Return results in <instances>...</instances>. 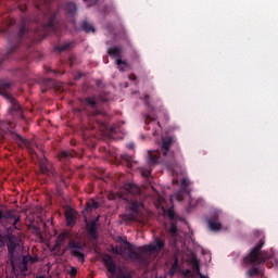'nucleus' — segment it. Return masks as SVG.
Instances as JSON below:
<instances>
[{
    "mask_svg": "<svg viewBox=\"0 0 278 278\" xmlns=\"http://www.w3.org/2000/svg\"><path fill=\"white\" fill-rule=\"evenodd\" d=\"M170 147H173V137H163L160 150L148 151V162L151 166L164 162V165L173 177H181L186 170L184 169V165L177 162L179 154H174L173 152L168 154Z\"/></svg>",
    "mask_w": 278,
    "mask_h": 278,
    "instance_id": "nucleus-1",
    "label": "nucleus"
},
{
    "mask_svg": "<svg viewBox=\"0 0 278 278\" xmlns=\"http://www.w3.org/2000/svg\"><path fill=\"white\" fill-rule=\"evenodd\" d=\"M51 1L53 0H41V5H37L41 12L42 21L39 27L36 29V36L38 38H47L50 31H58V11L51 8Z\"/></svg>",
    "mask_w": 278,
    "mask_h": 278,
    "instance_id": "nucleus-2",
    "label": "nucleus"
},
{
    "mask_svg": "<svg viewBox=\"0 0 278 278\" xmlns=\"http://www.w3.org/2000/svg\"><path fill=\"white\" fill-rule=\"evenodd\" d=\"M124 188L128 194L132 195V198L129 195L124 198V200L128 202V208L130 213L122 215V222L125 223V225H131V223H140V210L144 207L142 202L138 201L140 189L131 184L125 185Z\"/></svg>",
    "mask_w": 278,
    "mask_h": 278,
    "instance_id": "nucleus-3",
    "label": "nucleus"
},
{
    "mask_svg": "<svg viewBox=\"0 0 278 278\" xmlns=\"http://www.w3.org/2000/svg\"><path fill=\"white\" fill-rule=\"evenodd\" d=\"M26 38H29V28L26 24H22L20 30L8 38V50L7 53L3 55L2 60H0V66L5 60H16L14 53L18 51V48L21 47V45H23V42H25Z\"/></svg>",
    "mask_w": 278,
    "mask_h": 278,
    "instance_id": "nucleus-4",
    "label": "nucleus"
},
{
    "mask_svg": "<svg viewBox=\"0 0 278 278\" xmlns=\"http://www.w3.org/2000/svg\"><path fill=\"white\" fill-rule=\"evenodd\" d=\"M12 88V84L2 81L0 83V94L9 103V114L14 116V114H21L23 118V106L18 103V101L10 94V89Z\"/></svg>",
    "mask_w": 278,
    "mask_h": 278,
    "instance_id": "nucleus-5",
    "label": "nucleus"
},
{
    "mask_svg": "<svg viewBox=\"0 0 278 278\" xmlns=\"http://www.w3.org/2000/svg\"><path fill=\"white\" fill-rule=\"evenodd\" d=\"M85 110L87 116L93 118L100 127H105V114L98 109L97 99L93 97H87L84 100ZM98 116H102L103 119H99Z\"/></svg>",
    "mask_w": 278,
    "mask_h": 278,
    "instance_id": "nucleus-6",
    "label": "nucleus"
},
{
    "mask_svg": "<svg viewBox=\"0 0 278 278\" xmlns=\"http://www.w3.org/2000/svg\"><path fill=\"white\" fill-rule=\"evenodd\" d=\"M121 242L125 244V247H121L119 250L116 248L114 250V253H117V255H123V253H128L129 260H132L135 262H140L142 260V247L134 248V244H131L127 239L121 238Z\"/></svg>",
    "mask_w": 278,
    "mask_h": 278,
    "instance_id": "nucleus-7",
    "label": "nucleus"
},
{
    "mask_svg": "<svg viewBox=\"0 0 278 278\" xmlns=\"http://www.w3.org/2000/svg\"><path fill=\"white\" fill-rule=\"evenodd\" d=\"M262 247H264V239H261L258 243L252 249L250 254L243 258L245 264H264L267 260H270L268 254L262 255L260 251H262Z\"/></svg>",
    "mask_w": 278,
    "mask_h": 278,
    "instance_id": "nucleus-8",
    "label": "nucleus"
},
{
    "mask_svg": "<svg viewBox=\"0 0 278 278\" xmlns=\"http://www.w3.org/2000/svg\"><path fill=\"white\" fill-rule=\"evenodd\" d=\"M67 249H70L71 255L78 260L80 264L86 262V255H84V244H81L79 241L71 239L67 244Z\"/></svg>",
    "mask_w": 278,
    "mask_h": 278,
    "instance_id": "nucleus-9",
    "label": "nucleus"
},
{
    "mask_svg": "<svg viewBox=\"0 0 278 278\" xmlns=\"http://www.w3.org/2000/svg\"><path fill=\"white\" fill-rule=\"evenodd\" d=\"M7 240V248L9 257L11 260H14V255L16 254V251L23 247V240L18 236H10L9 238H5Z\"/></svg>",
    "mask_w": 278,
    "mask_h": 278,
    "instance_id": "nucleus-10",
    "label": "nucleus"
},
{
    "mask_svg": "<svg viewBox=\"0 0 278 278\" xmlns=\"http://www.w3.org/2000/svg\"><path fill=\"white\" fill-rule=\"evenodd\" d=\"M102 262L104 266H106L108 271L111 275H116V263L114 262V257L110 254H105L104 257L102 258Z\"/></svg>",
    "mask_w": 278,
    "mask_h": 278,
    "instance_id": "nucleus-11",
    "label": "nucleus"
},
{
    "mask_svg": "<svg viewBox=\"0 0 278 278\" xmlns=\"http://www.w3.org/2000/svg\"><path fill=\"white\" fill-rule=\"evenodd\" d=\"M87 231L91 238H97V227L99 223V216L96 219L88 220L85 218Z\"/></svg>",
    "mask_w": 278,
    "mask_h": 278,
    "instance_id": "nucleus-12",
    "label": "nucleus"
},
{
    "mask_svg": "<svg viewBox=\"0 0 278 278\" xmlns=\"http://www.w3.org/2000/svg\"><path fill=\"white\" fill-rule=\"evenodd\" d=\"M164 247H165L164 241L156 239L155 244L146 245L144 249L142 248V251L144 253H155V251H162Z\"/></svg>",
    "mask_w": 278,
    "mask_h": 278,
    "instance_id": "nucleus-13",
    "label": "nucleus"
},
{
    "mask_svg": "<svg viewBox=\"0 0 278 278\" xmlns=\"http://www.w3.org/2000/svg\"><path fill=\"white\" fill-rule=\"evenodd\" d=\"M65 220H66L67 227H75L77 223V212H75V210L73 208H68L65 212Z\"/></svg>",
    "mask_w": 278,
    "mask_h": 278,
    "instance_id": "nucleus-14",
    "label": "nucleus"
},
{
    "mask_svg": "<svg viewBox=\"0 0 278 278\" xmlns=\"http://www.w3.org/2000/svg\"><path fill=\"white\" fill-rule=\"evenodd\" d=\"M13 220L12 226L7 227V235L5 238H9L10 236H16L14 235V231L21 229L18 224L21 223V217L17 215H14V217L11 219Z\"/></svg>",
    "mask_w": 278,
    "mask_h": 278,
    "instance_id": "nucleus-15",
    "label": "nucleus"
},
{
    "mask_svg": "<svg viewBox=\"0 0 278 278\" xmlns=\"http://www.w3.org/2000/svg\"><path fill=\"white\" fill-rule=\"evenodd\" d=\"M77 155V152L75 150H63L59 154V160L62 162L64 160L65 162H68L71 159L75 157Z\"/></svg>",
    "mask_w": 278,
    "mask_h": 278,
    "instance_id": "nucleus-16",
    "label": "nucleus"
},
{
    "mask_svg": "<svg viewBox=\"0 0 278 278\" xmlns=\"http://www.w3.org/2000/svg\"><path fill=\"white\" fill-rule=\"evenodd\" d=\"M99 208V202H97L94 199L87 201L86 207L83 211V214L86 216V214H90V212H93V210Z\"/></svg>",
    "mask_w": 278,
    "mask_h": 278,
    "instance_id": "nucleus-17",
    "label": "nucleus"
},
{
    "mask_svg": "<svg viewBox=\"0 0 278 278\" xmlns=\"http://www.w3.org/2000/svg\"><path fill=\"white\" fill-rule=\"evenodd\" d=\"M71 238H72L71 232L68 230H65L58 236L55 245L62 247L65 240H71Z\"/></svg>",
    "mask_w": 278,
    "mask_h": 278,
    "instance_id": "nucleus-18",
    "label": "nucleus"
},
{
    "mask_svg": "<svg viewBox=\"0 0 278 278\" xmlns=\"http://www.w3.org/2000/svg\"><path fill=\"white\" fill-rule=\"evenodd\" d=\"M39 167H40V172L42 173V175H47L48 177H50L52 172H51V168H49V161L41 160L39 162Z\"/></svg>",
    "mask_w": 278,
    "mask_h": 278,
    "instance_id": "nucleus-19",
    "label": "nucleus"
},
{
    "mask_svg": "<svg viewBox=\"0 0 278 278\" xmlns=\"http://www.w3.org/2000/svg\"><path fill=\"white\" fill-rule=\"evenodd\" d=\"M108 53L111 58H123V48L121 47L109 48Z\"/></svg>",
    "mask_w": 278,
    "mask_h": 278,
    "instance_id": "nucleus-20",
    "label": "nucleus"
},
{
    "mask_svg": "<svg viewBox=\"0 0 278 278\" xmlns=\"http://www.w3.org/2000/svg\"><path fill=\"white\" fill-rule=\"evenodd\" d=\"M80 29L81 31H85V34H94V26L88 23V21H83L80 23Z\"/></svg>",
    "mask_w": 278,
    "mask_h": 278,
    "instance_id": "nucleus-21",
    "label": "nucleus"
},
{
    "mask_svg": "<svg viewBox=\"0 0 278 278\" xmlns=\"http://www.w3.org/2000/svg\"><path fill=\"white\" fill-rule=\"evenodd\" d=\"M65 12L70 16H75V13L77 12V5L75 4V2L65 3Z\"/></svg>",
    "mask_w": 278,
    "mask_h": 278,
    "instance_id": "nucleus-22",
    "label": "nucleus"
},
{
    "mask_svg": "<svg viewBox=\"0 0 278 278\" xmlns=\"http://www.w3.org/2000/svg\"><path fill=\"white\" fill-rule=\"evenodd\" d=\"M71 49H73V42H65L61 46L54 47V51H56L58 53H62V51H68Z\"/></svg>",
    "mask_w": 278,
    "mask_h": 278,
    "instance_id": "nucleus-23",
    "label": "nucleus"
},
{
    "mask_svg": "<svg viewBox=\"0 0 278 278\" xmlns=\"http://www.w3.org/2000/svg\"><path fill=\"white\" fill-rule=\"evenodd\" d=\"M12 218H14V212L12 211H0V223L2 220H12Z\"/></svg>",
    "mask_w": 278,
    "mask_h": 278,
    "instance_id": "nucleus-24",
    "label": "nucleus"
},
{
    "mask_svg": "<svg viewBox=\"0 0 278 278\" xmlns=\"http://www.w3.org/2000/svg\"><path fill=\"white\" fill-rule=\"evenodd\" d=\"M177 270H179V258H177V256H175L172 268L169 269V276L175 277V273H177Z\"/></svg>",
    "mask_w": 278,
    "mask_h": 278,
    "instance_id": "nucleus-25",
    "label": "nucleus"
},
{
    "mask_svg": "<svg viewBox=\"0 0 278 278\" xmlns=\"http://www.w3.org/2000/svg\"><path fill=\"white\" fill-rule=\"evenodd\" d=\"M223 225H220V223L214 222L212 219L208 220V228L211 229V231H220Z\"/></svg>",
    "mask_w": 278,
    "mask_h": 278,
    "instance_id": "nucleus-26",
    "label": "nucleus"
},
{
    "mask_svg": "<svg viewBox=\"0 0 278 278\" xmlns=\"http://www.w3.org/2000/svg\"><path fill=\"white\" fill-rule=\"evenodd\" d=\"M14 137L15 142H22V144H29V141L25 138H23L18 132H12Z\"/></svg>",
    "mask_w": 278,
    "mask_h": 278,
    "instance_id": "nucleus-27",
    "label": "nucleus"
},
{
    "mask_svg": "<svg viewBox=\"0 0 278 278\" xmlns=\"http://www.w3.org/2000/svg\"><path fill=\"white\" fill-rule=\"evenodd\" d=\"M122 160H124V162H127V168H131V164H134V156L129 154H123Z\"/></svg>",
    "mask_w": 278,
    "mask_h": 278,
    "instance_id": "nucleus-28",
    "label": "nucleus"
},
{
    "mask_svg": "<svg viewBox=\"0 0 278 278\" xmlns=\"http://www.w3.org/2000/svg\"><path fill=\"white\" fill-rule=\"evenodd\" d=\"M188 186H190V181H188V179H186V178H182L180 180V190H182V192H190L188 190Z\"/></svg>",
    "mask_w": 278,
    "mask_h": 278,
    "instance_id": "nucleus-29",
    "label": "nucleus"
},
{
    "mask_svg": "<svg viewBox=\"0 0 278 278\" xmlns=\"http://www.w3.org/2000/svg\"><path fill=\"white\" fill-rule=\"evenodd\" d=\"M184 194H190V192H186L184 190H179L178 192H176L174 194V198L176 199V201H178L179 203H181V201H184Z\"/></svg>",
    "mask_w": 278,
    "mask_h": 278,
    "instance_id": "nucleus-30",
    "label": "nucleus"
},
{
    "mask_svg": "<svg viewBox=\"0 0 278 278\" xmlns=\"http://www.w3.org/2000/svg\"><path fill=\"white\" fill-rule=\"evenodd\" d=\"M154 121H157V115L155 114H148L144 116V123H147L148 125L153 123Z\"/></svg>",
    "mask_w": 278,
    "mask_h": 278,
    "instance_id": "nucleus-31",
    "label": "nucleus"
},
{
    "mask_svg": "<svg viewBox=\"0 0 278 278\" xmlns=\"http://www.w3.org/2000/svg\"><path fill=\"white\" fill-rule=\"evenodd\" d=\"M181 275H184L186 278H192L194 277L197 274L192 273V270L190 269H184L181 271Z\"/></svg>",
    "mask_w": 278,
    "mask_h": 278,
    "instance_id": "nucleus-32",
    "label": "nucleus"
},
{
    "mask_svg": "<svg viewBox=\"0 0 278 278\" xmlns=\"http://www.w3.org/2000/svg\"><path fill=\"white\" fill-rule=\"evenodd\" d=\"M131 277H132L131 271L125 273L124 270H121L117 274V278H131Z\"/></svg>",
    "mask_w": 278,
    "mask_h": 278,
    "instance_id": "nucleus-33",
    "label": "nucleus"
},
{
    "mask_svg": "<svg viewBox=\"0 0 278 278\" xmlns=\"http://www.w3.org/2000/svg\"><path fill=\"white\" fill-rule=\"evenodd\" d=\"M193 271L195 273V276L199 275V277H201V267L197 261L193 263Z\"/></svg>",
    "mask_w": 278,
    "mask_h": 278,
    "instance_id": "nucleus-34",
    "label": "nucleus"
},
{
    "mask_svg": "<svg viewBox=\"0 0 278 278\" xmlns=\"http://www.w3.org/2000/svg\"><path fill=\"white\" fill-rule=\"evenodd\" d=\"M260 273V269L257 267H253L248 271L249 277H255Z\"/></svg>",
    "mask_w": 278,
    "mask_h": 278,
    "instance_id": "nucleus-35",
    "label": "nucleus"
},
{
    "mask_svg": "<svg viewBox=\"0 0 278 278\" xmlns=\"http://www.w3.org/2000/svg\"><path fill=\"white\" fill-rule=\"evenodd\" d=\"M84 1L87 4V8H92V5H97V2L99 0H84Z\"/></svg>",
    "mask_w": 278,
    "mask_h": 278,
    "instance_id": "nucleus-36",
    "label": "nucleus"
},
{
    "mask_svg": "<svg viewBox=\"0 0 278 278\" xmlns=\"http://www.w3.org/2000/svg\"><path fill=\"white\" fill-rule=\"evenodd\" d=\"M199 203H201V200H197L194 202V200H192V198L189 199V206L190 207H197V205H199Z\"/></svg>",
    "mask_w": 278,
    "mask_h": 278,
    "instance_id": "nucleus-37",
    "label": "nucleus"
},
{
    "mask_svg": "<svg viewBox=\"0 0 278 278\" xmlns=\"http://www.w3.org/2000/svg\"><path fill=\"white\" fill-rule=\"evenodd\" d=\"M142 101H144V104L148 106V108H151V102H149V94L146 93L142 98H141Z\"/></svg>",
    "mask_w": 278,
    "mask_h": 278,
    "instance_id": "nucleus-38",
    "label": "nucleus"
},
{
    "mask_svg": "<svg viewBox=\"0 0 278 278\" xmlns=\"http://www.w3.org/2000/svg\"><path fill=\"white\" fill-rule=\"evenodd\" d=\"M18 268L21 273H27V270H29V267L23 263H20Z\"/></svg>",
    "mask_w": 278,
    "mask_h": 278,
    "instance_id": "nucleus-39",
    "label": "nucleus"
},
{
    "mask_svg": "<svg viewBox=\"0 0 278 278\" xmlns=\"http://www.w3.org/2000/svg\"><path fill=\"white\" fill-rule=\"evenodd\" d=\"M169 233H172V236H176L177 235V225L173 224L170 226Z\"/></svg>",
    "mask_w": 278,
    "mask_h": 278,
    "instance_id": "nucleus-40",
    "label": "nucleus"
},
{
    "mask_svg": "<svg viewBox=\"0 0 278 278\" xmlns=\"http://www.w3.org/2000/svg\"><path fill=\"white\" fill-rule=\"evenodd\" d=\"M17 8L21 12H27V4L25 3H18Z\"/></svg>",
    "mask_w": 278,
    "mask_h": 278,
    "instance_id": "nucleus-41",
    "label": "nucleus"
},
{
    "mask_svg": "<svg viewBox=\"0 0 278 278\" xmlns=\"http://www.w3.org/2000/svg\"><path fill=\"white\" fill-rule=\"evenodd\" d=\"M70 275H71V277H77V268L72 266L70 269Z\"/></svg>",
    "mask_w": 278,
    "mask_h": 278,
    "instance_id": "nucleus-42",
    "label": "nucleus"
},
{
    "mask_svg": "<svg viewBox=\"0 0 278 278\" xmlns=\"http://www.w3.org/2000/svg\"><path fill=\"white\" fill-rule=\"evenodd\" d=\"M20 264H24V265L27 266L29 264V256L24 255L23 258H22V262Z\"/></svg>",
    "mask_w": 278,
    "mask_h": 278,
    "instance_id": "nucleus-43",
    "label": "nucleus"
},
{
    "mask_svg": "<svg viewBox=\"0 0 278 278\" xmlns=\"http://www.w3.org/2000/svg\"><path fill=\"white\" fill-rule=\"evenodd\" d=\"M116 64H117V66H121V64H124L125 66H127V62H126V61L121 60V58H117V60H116Z\"/></svg>",
    "mask_w": 278,
    "mask_h": 278,
    "instance_id": "nucleus-44",
    "label": "nucleus"
},
{
    "mask_svg": "<svg viewBox=\"0 0 278 278\" xmlns=\"http://www.w3.org/2000/svg\"><path fill=\"white\" fill-rule=\"evenodd\" d=\"M141 175L142 177H149V175H151V172L149 169H142Z\"/></svg>",
    "mask_w": 278,
    "mask_h": 278,
    "instance_id": "nucleus-45",
    "label": "nucleus"
},
{
    "mask_svg": "<svg viewBox=\"0 0 278 278\" xmlns=\"http://www.w3.org/2000/svg\"><path fill=\"white\" fill-rule=\"evenodd\" d=\"M28 262H29L30 264H36V262H38V257L28 256Z\"/></svg>",
    "mask_w": 278,
    "mask_h": 278,
    "instance_id": "nucleus-46",
    "label": "nucleus"
},
{
    "mask_svg": "<svg viewBox=\"0 0 278 278\" xmlns=\"http://www.w3.org/2000/svg\"><path fill=\"white\" fill-rule=\"evenodd\" d=\"M5 247V241L3 240V236L0 233V249Z\"/></svg>",
    "mask_w": 278,
    "mask_h": 278,
    "instance_id": "nucleus-47",
    "label": "nucleus"
},
{
    "mask_svg": "<svg viewBox=\"0 0 278 278\" xmlns=\"http://www.w3.org/2000/svg\"><path fill=\"white\" fill-rule=\"evenodd\" d=\"M167 214H168L169 218H175V212H173V210H168Z\"/></svg>",
    "mask_w": 278,
    "mask_h": 278,
    "instance_id": "nucleus-48",
    "label": "nucleus"
},
{
    "mask_svg": "<svg viewBox=\"0 0 278 278\" xmlns=\"http://www.w3.org/2000/svg\"><path fill=\"white\" fill-rule=\"evenodd\" d=\"M172 184L173 186H177V184H179V179L173 178Z\"/></svg>",
    "mask_w": 278,
    "mask_h": 278,
    "instance_id": "nucleus-49",
    "label": "nucleus"
},
{
    "mask_svg": "<svg viewBox=\"0 0 278 278\" xmlns=\"http://www.w3.org/2000/svg\"><path fill=\"white\" fill-rule=\"evenodd\" d=\"M128 77H129L130 81H136V76H135V74H130Z\"/></svg>",
    "mask_w": 278,
    "mask_h": 278,
    "instance_id": "nucleus-50",
    "label": "nucleus"
},
{
    "mask_svg": "<svg viewBox=\"0 0 278 278\" xmlns=\"http://www.w3.org/2000/svg\"><path fill=\"white\" fill-rule=\"evenodd\" d=\"M100 100L102 101V103H106L108 98H100Z\"/></svg>",
    "mask_w": 278,
    "mask_h": 278,
    "instance_id": "nucleus-51",
    "label": "nucleus"
},
{
    "mask_svg": "<svg viewBox=\"0 0 278 278\" xmlns=\"http://www.w3.org/2000/svg\"><path fill=\"white\" fill-rule=\"evenodd\" d=\"M135 144L134 143H129L128 144V149H134Z\"/></svg>",
    "mask_w": 278,
    "mask_h": 278,
    "instance_id": "nucleus-52",
    "label": "nucleus"
},
{
    "mask_svg": "<svg viewBox=\"0 0 278 278\" xmlns=\"http://www.w3.org/2000/svg\"><path fill=\"white\" fill-rule=\"evenodd\" d=\"M101 84H102L101 80L96 81V86H101Z\"/></svg>",
    "mask_w": 278,
    "mask_h": 278,
    "instance_id": "nucleus-53",
    "label": "nucleus"
},
{
    "mask_svg": "<svg viewBox=\"0 0 278 278\" xmlns=\"http://www.w3.org/2000/svg\"><path fill=\"white\" fill-rule=\"evenodd\" d=\"M35 231H36V233H37L38 236H40V230H39V228H36Z\"/></svg>",
    "mask_w": 278,
    "mask_h": 278,
    "instance_id": "nucleus-54",
    "label": "nucleus"
},
{
    "mask_svg": "<svg viewBox=\"0 0 278 278\" xmlns=\"http://www.w3.org/2000/svg\"><path fill=\"white\" fill-rule=\"evenodd\" d=\"M36 278H45V275L37 276Z\"/></svg>",
    "mask_w": 278,
    "mask_h": 278,
    "instance_id": "nucleus-55",
    "label": "nucleus"
},
{
    "mask_svg": "<svg viewBox=\"0 0 278 278\" xmlns=\"http://www.w3.org/2000/svg\"><path fill=\"white\" fill-rule=\"evenodd\" d=\"M200 278H205V276L203 274H200Z\"/></svg>",
    "mask_w": 278,
    "mask_h": 278,
    "instance_id": "nucleus-56",
    "label": "nucleus"
},
{
    "mask_svg": "<svg viewBox=\"0 0 278 278\" xmlns=\"http://www.w3.org/2000/svg\"><path fill=\"white\" fill-rule=\"evenodd\" d=\"M159 127H160V122L157 123Z\"/></svg>",
    "mask_w": 278,
    "mask_h": 278,
    "instance_id": "nucleus-57",
    "label": "nucleus"
}]
</instances>
